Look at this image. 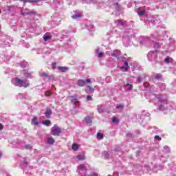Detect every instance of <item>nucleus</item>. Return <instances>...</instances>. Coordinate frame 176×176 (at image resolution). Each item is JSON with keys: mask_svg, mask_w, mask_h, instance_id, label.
<instances>
[{"mask_svg": "<svg viewBox=\"0 0 176 176\" xmlns=\"http://www.w3.org/2000/svg\"><path fill=\"white\" fill-rule=\"evenodd\" d=\"M162 76L161 74H157L156 76H155V79L157 80H159L160 79H162Z\"/></svg>", "mask_w": 176, "mask_h": 176, "instance_id": "obj_18", "label": "nucleus"}, {"mask_svg": "<svg viewBox=\"0 0 176 176\" xmlns=\"http://www.w3.org/2000/svg\"><path fill=\"white\" fill-rule=\"evenodd\" d=\"M85 121L87 123H91V117L87 116L85 117Z\"/></svg>", "mask_w": 176, "mask_h": 176, "instance_id": "obj_15", "label": "nucleus"}, {"mask_svg": "<svg viewBox=\"0 0 176 176\" xmlns=\"http://www.w3.org/2000/svg\"><path fill=\"white\" fill-rule=\"evenodd\" d=\"M32 124H35V126H38L39 122H38V117L34 116L33 118L32 119Z\"/></svg>", "mask_w": 176, "mask_h": 176, "instance_id": "obj_5", "label": "nucleus"}, {"mask_svg": "<svg viewBox=\"0 0 176 176\" xmlns=\"http://www.w3.org/2000/svg\"><path fill=\"white\" fill-rule=\"evenodd\" d=\"M78 86H80V87H83L84 85H86V82L83 80H78L77 82Z\"/></svg>", "mask_w": 176, "mask_h": 176, "instance_id": "obj_7", "label": "nucleus"}, {"mask_svg": "<svg viewBox=\"0 0 176 176\" xmlns=\"http://www.w3.org/2000/svg\"><path fill=\"white\" fill-rule=\"evenodd\" d=\"M124 65L125 66H122L120 68L121 69H124V68H125V72H127V71H129V63L124 62Z\"/></svg>", "mask_w": 176, "mask_h": 176, "instance_id": "obj_11", "label": "nucleus"}, {"mask_svg": "<svg viewBox=\"0 0 176 176\" xmlns=\"http://www.w3.org/2000/svg\"><path fill=\"white\" fill-rule=\"evenodd\" d=\"M91 100H93L91 96H87V101H91Z\"/></svg>", "mask_w": 176, "mask_h": 176, "instance_id": "obj_30", "label": "nucleus"}, {"mask_svg": "<svg viewBox=\"0 0 176 176\" xmlns=\"http://www.w3.org/2000/svg\"><path fill=\"white\" fill-rule=\"evenodd\" d=\"M50 39H52V36L50 35H48L47 34H44L43 40L45 42H47V41H50Z\"/></svg>", "mask_w": 176, "mask_h": 176, "instance_id": "obj_10", "label": "nucleus"}, {"mask_svg": "<svg viewBox=\"0 0 176 176\" xmlns=\"http://www.w3.org/2000/svg\"><path fill=\"white\" fill-rule=\"evenodd\" d=\"M72 148L73 151H78L79 149V145H78L76 143H74L72 144Z\"/></svg>", "mask_w": 176, "mask_h": 176, "instance_id": "obj_13", "label": "nucleus"}, {"mask_svg": "<svg viewBox=\"0 0 176 176\" xmlns=\"http://www.w3.org/2000/svg\"><path fill=\"white\" fill-rule=\"evenodd\" d=\"M112 122H113V123H118L119 120H118V118L116 117H113Z\"/></svg>", "mask_w": 176, "mask_h": 176, "instance_id": "obj_19", "label": "nucleus"}, {"mask_svg": "<svg viewBox=\"0 0 176 176\" xmlns=\"http://www.w3.org/2000/svg\"><path fill=\"white\" fill-rule=\"evenodd\" d=\"M86 82H87V83H91V80L90 78H87V79L86 80Z\"/></svg>", "mask_w": 176, "mask_h": 176, "instance_id": "obj_34", "label": "nucleus"}, {"mask_svg": "<svg viewBox=\"0 0 176 176\" xmlns=\"http://www.w3.org/2000/svg\"><path fill=\"white\" fill-rule=\"evenodd\" d=\"M70 101L72 104H77V102H79L78 101V98H76V95L74 96H71V99Z\"/></svg>", "mask_w": 176, "mask_h": 176, "instance_id": "obj_6", "label": "nucleus"}, {"mask_svg": "<svg viewBox=\"0 0 176 176\" xmlns=\"http://www.w3.org/2000/svg\"><path fill=\"white\" fill-rule=\"evenodd\" d=\"M52 69H56V63H52Z\"/></svg>", "mask_w": 176, "mask_h": 176, "instance_id": "obj_36", "label": "nucleus"}, {"mask_svg": "<svg viewBox=\"0 0 176 176\" xmlns=\"http://www.w3.org/2000/svg\"><path fill=\"white\" fill-rule=\"evenodd\" d=\"M77 159H78V160H85V156H83V155H77Z\"/></svg>", "mask_w": 176, "mask_h": 176, "instance_id": "obj_23", "label": "nucleus"}, {"mask_svg": "<svg viewBox=\"0 0 176 176\" xmlns=\"http://www.w3.org/2000/svg\"><path fill=\"white\" fill-rule=\"evenodd\" d=\"M116 108H117V109H123V108H124V106H123L122 104H117Z\"/></svg>", "mask_w": 176, "mask_h": 176, "instance_id": "obj_22", "label": "nucleus"}, {"mask_svg": "<svg viewBox=\"0 0 176 176\" xmlns=\"http://www.w3.org/2000/svg\"><path fill=\"white\" fill-rule=\"evenodd\" d=\"M111 56L113 57H116V58H118V54H111Z\"/></svg>", "mask_w": 176, "mask_h": 176, "instance_id": "obj_35", "label": "nucleus"}, {"mask_svg": "<svg viewBox=\"0 0 176 176\" xmlns=\"http://www.w3.org/2000/svg\"><path fill=\"white\" fill-rule=\"evenodd\" d=\"M165 63H170V57L167 56L165 60H164Z\"/></svg>", "mask_w": 176, "mask_h": 176, "instance_id": "obj_29", "label": "nucleus"}, {"mask_svg": "<svg viewBox=\"0 0 176 176\" xmlns=\"http://www.w3.org/2000/svg\"><path fill=\"white\" fill-rule=\"evenodd\" d=\"M58 69H59L60 72H67L69 69L67 67H58Z\"/></svg>", "mask_w": 176, "mask_h": 176, "instance_id": "obj_9", "label": "nucleus"}, {"mask_svg": "<svg viewBox=\"0 0 176 176\" xmlns=\"http://www.w3.org/2000/svg\"><path fill=\"white\" fill-rule=\"evenodd\" d=\"M25 149H31V145L27 144V145L25 146Z\"/></svg>", "mask_w": 176, "mask_h": 176, "instance_id": "obj_31", "label": "nucleus"}, {"mask_svg": "<svg viewBox=\"0 0 176 176\" xmlns=\"http://www.w3.org/2000/svg\"><path fill=\"white\" fill-rule=\"evenodd\" d=\"M97 138H98V140H102V138H104V134H102L100 132H98L97 133Z\"/></svg>", "mask_w": 176, "mask_h": 176, "instance_id": "obj_14", "label": "nucleus"}, {"mask_svg": "<svg viewBox=\"0 0 176 176\" xmlns=\"http://www.w3.org/2000/svg\"><path fill=\"white\" fill-rule=\"evenodd\" d=\"M80 17H82V15L80 14H76L72 16V19H79Z\"/></svg>", "mask_w": 176, "mask_h": 176, "instance_id": "obj_24", "label": "nucleus"}, {"mask_svg": "<svg viewBox=\"0 0 176 176\" xmlns=\"http://www.w3.org/2000/svg\"><path fill=\"white\" fill-rule=\"evenodd\" d=\"M96 53H98V50H96Z\"/></svg>", "mask_w": 176, "mask_h": 176, "instance_id": "obj_39", "label": "nucleus"}, {"mask_svg": "<svg viewBox=\"0 0 176 176\" xmlns=\"http://www.w3.org/2000/svg\"><path fill=\"white\" fill-rule=\"evenodd\" d=\"M138 14H139V16H144V14H145V10L139 12Z\"/></svg>", "mask_w": 176, "mask_h": 176, "instance_id": "obj_25", "label": "nucleus"}, {"mask_svg": "<svg viewBox=\"0 0 176 176\" xmlns=\"http://www.w3.org/2000/svg\"><path fill=\"white\" fill-rule=\"evenodd\" d=\"M2 157V153L0 152V158Z\"/></svg>", "mask_w": 176, "mask_h": 176, "instance_id": "obj_37", "label": "nucleus"}, {"mask_svg": "<svg viewBox=\"0 0 176 176\" xmlns=\"http://www.w3.org/2000/svg\"><path fill=\"white\" fill-rule=\"evenodd\" d=\"M14 82H16V86H19V87H30V82L24 83V80H21L19 78H16L14 79Z\"/></svg>", "mask_w": 176, "mask_h": 176, "instance_id": "obj_1", "label": "nucleus"}, {"mask_svg": "<svg viewBox=\"0 0 176 176\" xmlns=\"http://www.w3.org/2000/svg\"><path fill=\"white\" fill-rule=\"evenodd\" d=\"M117 23H120V21L118 20L116 21Z\"/></svg>", "mask_w": 176, "mask_h": 176, "instance_id": "obj_38", "label": "nucleus"}, {"mask_svg": "<svg viewBox=\"0 0 176 176\" xmlns=\"http://www.w3.org/2000/svg\"><path fill=\"white\" fill-rule=\"evenodd\" d=\"M2 130H3V124L0 123V131H2Z\"/></svg>", "mask_w": 176, "mask_h": 176, "instance_id": "obj_33", "label": "nucleus"}, {"mask_svg": "<svg viewBox=\"0 0 176 176\" xmlns=\"http://www.w3.org/2000/svg\"><path fill=\"white\" fill-rule=\"evenodd\" d=\"M25 2H39V0H25Z\"/></svg>", "mask_w": 176, "mask_h": 176, "instance_id": "obj_27", "label": "nucleus"}, {"mask_svg": "<svg viewBox=\"0 0 176 176\" xmlns=\"http://www.w3.org/2000/svg\"><path fill=\"white\" fill-rule=\"evenodd\" d=\"M40 76H42L43 78H50V76L47 75V74H46V73L41 74Z\"/></svg>", "mask_w": 176, "mask_h": 176, "instance_id": "obj_17", "label": "nucleus"}, {"mask_svg": "<svg viewBox=\"0 0 176 176\" xmlns=\"http://www.w3.org/2000/svg\"><path fill=\"white\" fill-rule=\"evenodd\" d=\"M24 76H25V78H31V73L25 72V73H24Z\"/></svg>", "mask_w": 176, "mask_h": 176, "instance_id": "obj_20", "label": "nucleus"}, {"mask_svg": "<svg viewBox=\"0 0 176 176\" xmlns=\"http://www.w3.org/2000/svg\"><path fill=\"white\" fill-rule=\"evenodd\" d=\"M54 142L55 140L54 138H53V137H49L47 138V144H48L49 145H53Z\"/></svg>", "mask_w": 176, "mask_h": 176, "instance_id": "obj_4", "label": "nucleus"}, {"mask_svg": "<svg viewBox=\"0 0 176 176\" xmlns=\"http://www.w3.org/2000/svg\"><path fill=\"white\" fill-rule=\"evenodd\" d=\"M52 113H53V111L51 109H47L45 113V115L47 119H50V116H52Z\"/></svg>", "mask_w": 176, "mask_h": 176, "instance_id": "obj_3", "label": "nucleus"}, {"mask_svg": "<svg viewBox=\"0 0 176 176\" xmlns=\"http://www.w3.org/2000/svg\"><path fill=\"white\" fill-rule=\"evenodd\" d=\"M99 58H101V57H104V52H100L98 54Z\"/></svg>", "mask_w": 176, "mask_h": 176, "instance_id": "obj_28", "label": "nucleus"}, {"mask_svg": "<svg viewBox=\"0 0 176 176\" xmlns=\"http://www.w3.org/2000/svg\"><path fill=\"white\" fill-rule=\"evenodd\" d=\"M87 88L88 89H87L85 91L88 94H90V93H94V89H93L91 86H89V85L87 86Z\"/></svg>", "mask_w": 176, "mask_h": 176, "instance_id": "obj_8", "label": "nucleus"}, {"mask_svg": "<svg viewBox=\"0 0 176 176\" xmlns=\"http://www.w3.org/2000/svg\"><path fill=\"white\" fill-rule=\"evenodd\" d=\"M91 176H98V173H92L90 174Z\"/></svg>", "mask_w": 176, "mask_h": 176, "instance_id": "obj_32", "label": "nucleus"}, {"mask_svg": "<svg viewBox=\"0 0 176 176\" xmlns=\"http://www.w3.org/2000/svg\"><path fill=\"white\" fill-rule=\"evenodd\" d=\"M61 133V129L58 127L56 125H54L51 129L52 135H60Z\"/></svg>", "mask_w": 176, "mask_h": 176, "instance_id": "obj_2", "label": "nucleus"}, {"mask_svg": "<svg viewBox=\"0 0 176 176\" xmlns=\"http://www.w3.org/2000/svg\"><path fill=\"white\" fill-rule=\"evenodd\" d=\"M126 87H127L128 90H131V89H133V85L127 83Z\"/></svg>", "mask_w": 176, "mask_h": 176, "instance_id": "obj_21", "label": "nucleus"}, {"mask_svg": "<svg viewBox=\"0 0 176 176\" xmlns=\"http://www.w3.org/2000/svg\"><path fill=\"white\" fill-rule=\"evenodd\" d=\"M24 15H27L28 16L29 14H36V12L34 11H30V12H28L23 14Z\"/></svg>", "mask_w": 176, "mask_h": 176, "instance_id": "obj_16", "label": "nucleus"}, {"mask_svg": "<svg viewBox=\"0 0 176 176\" xmlns=\"http://www.w3.org/2000/svg\"><path fill=\"white\" fill-rule=\"evenodd\" d=\"M155 140H157L158 141H162V138H160V136L159 135H155Z\"/></svg>", "mask_w": 176, "mask_h": 176, "instance_id": "obj_26", "label": "nucleus"}, {"mask_svg": "<svg viewBox=\"0 0 176 176\" xmlns=\"http://www.w3.org/2000/svg\"><path fill=\"white\" fill-rule=\"evenodd\" d=\"M43 124H45V126H49L52 124V122H50V120H45L43 121Z\"/></svg>", "mask_w": 176, "mask_h": 176, "instance_id": "obj_12", "label": "nucleus"}, {"mask_svg": "<svg viewBox=\"0 0 176 176\" xmlns=\"http://www.w3.org/2000/svg\"><path fill=\"white\" fill-rule=\"evenodd\" d=\"M0 30H1V27H0Z\"/></svg>", "mask_w": 176, "mask_h": 176, "instance_id": "obj_42", "label": "nucleus"}, {"mask_svg": "<svg viewBox=\"0 0 176 176\" xmlns=\"http://www.w3.org/2000/svg\"><path fill=\"white\" fill-rule=\"evenodd\" d=\"M121 24V25H123V23H120Z\"/></svg>", "mask_w": 176, "mask_h": 176, "instance_id": "obj_40", "label": "nucleus"}, {"mask_svg": "<svg viewBox=\"0 0 176 176\" xmlns=\"http://www.w3.org/2000/svg\"><path fill=\"white\" fill-rule=\"evenodd\" d=\"M81 168H84L83 167H81Z\"/></svg>", "mask_w": 176, "mask_h": 176, "instance_id": "obj_41", "label": "nucleus"}]
</instances>
